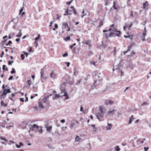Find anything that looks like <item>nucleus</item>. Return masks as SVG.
<instances>
[{
    "instance_id": "f257e3e1",
    "label": "nucleus",
    "mask_w": 151,
    "mask_h": 151,
    "mask_svg": "<svg viewBox=\"0 0 151 151\" xmlns=\"http://www.w3.org/2000/svg\"><path fill=\"white\" fill-rule=\"evenodd\" d=\"M106 108L102 106H100L99 107V111L97 114V118L100 121L104 120V113L106 111Z\"/></svg>"
},
{
    "instance_id": "f03ea898",
    "label": "nucleus",
    "mask_w": 151,
    "mask_h": 151,
    "mask_svg": "<svg viewBox=\"0 0 151 151\" xmlns=\"http://www.w3.org/2000/svg\"><path fill=\"white\" fill-rule=\"evenodd\" d=\"M47 98L45 97L42 100L38 102V107L42 109L48 108L49 107V104L48 103L47 101Z\"/></svg>"
},
{
    "instance_id": "7ed1b4c3",
    "label": "nucleus",
    "mask_w": 151,
    "mask_h": 151,
    "mask_svg": "<svg viewBox=\"0 0 151 151\" xmlns=\"http://www.w3.org/2000/svg\"><path fill=\"white\" fill-rule=\"evenodd\" d=\"M30 126H29L30 128L29 130V133L30 132V131H33L35 130V129H37L38 132L40 134L42 133L43 131L42 129V127H39L36 124H34L32 125H30Z\"/></svg>"
},
{
    "instance_id": "20e7f679",
    "label": "nucleus",
    "mask_w": 151,
    "mask_h": 151,
    "mask_svg": "<svg viewBox=\"0 0 151 151\" xmlns=\"http://www.w3.org/2000/svg\"><path fill=\"white\" fill-rule=\"evenodd\" d=\"M117 30V28L114 26V24H112L110 26V28L108 30H103V32H107L108 31H111V32H113L114 33V32Z\"/></svg>"
},
{
    "instance_id": "39448f33",
    "label": "nucleus",
    "mask_w": 151,
    "mask_h": 151,
    "mask_svg": "<svg viewBox=\"0 0 151 151\" xmlns=\"http://www.w3.org/2000/svg\"><path fill=\"white\" fill-rule=\"evenodd\" d=\"M62 25L63 27L67 31H69L70 30V27L68 26V24L67 22H63L62 23Z\"/></svg>"
},
{
    "instance_id": "423d86ee",
    "label": "nucleus",
    "mask_w": 151,
    "mask_h": 151,
    "mask_svg": "<svg viewBox=\"0 0 151 151\" xmlns=\"http://www.w3.org/2000/svg\"><path fill=\"white\" fill-rule=\"evenodd\" d=\"M10 92L11 90L9 88L7 89L6 88L4 89L3 90L2 95L5 96L7 93H10Z\"/></svg>"
},
{
    "instance_id": "0eeeda50",
    "label": "nucleus",
    "mask_w": 151,
    "mask_h": 151,
    "mask_svg": "<svg viewBox=\"0 0 151 151\" xmlns=\"http://www.w3.org/2000/svg\"><path fill=\"white\" fill-rule=\"evenodd\" d=\"M40 73L41 74V78L45 79L47 78L45 75L44 74V69H42L41 70Z\"/></svg>"
},
{
    "instance_id": "6e6552de",
    "label": "nucleus",
    "mask_w": 151,
    "mask_h": 151,
    "mask_svg": "<svg viewBox=\"0 0 151 151\" xmlns=\"http://www.w3.org/2000/svg\"><path fill=\"white\" fill-rule=\"evenodd\" d=\"M91 40H87L85 42H83L82 43H85L87 45H88L89 47H90L91 46Z\"/></svg>"
},
{
    "instance_id": "1a4fd4ad",
    "label": "nucleus",
    "mask_w": 151,
    "mask_h": 151,
    "mask_svg": "<svg viewBox=\"0 0 151 151\" xmlns=\"http://www.w3.org/2000/svg\"><path fill=\"white\" fill-rule=\"evenodd\" d=\"M116 111L114 109L111 110L110 109L109 111H108L107 112V114L108 115H113L114 114V113L116 112Z\"/></svg>"
},
{
    "instance_id": "9d476101",
    "label": "nucleus",
    "mask_w": 151,
    "mask_h": 151,
    "mask_svg": "<svg viewBox=\"0 0 151 151\" xmlns=\"http://www.w3.org/2000/svg\"><path fill=\"white\" fill-rule=\"evenodd\" d=\"M148 2L146 1L145 3L143 4V8L144 9H148V4H147Z\"/></svg>"
},
{
    "instance_id": "9b49d317",
    "label": "nucleus",
    "mask_w": 151,
    "mask_h": 151,
    "mask_svg": "<svg viewBox=\"0 0 151 151\" xmlns=\"http://www.w3.org/2000/svg\"><path fill=\"white\" fill-rule=\"evenodd\" d=\"M114 101H112L110 100H108L106 101L105 104L106 105H108V104L111 105L112 104H113L114 103Z\"/></svg>"
},
{
    "instance_id": "f8f14e48",
    "label": "nucleus",
    "mask_w": 151,
    "mask_h": 151,
    "mask_svg": "<svg viewBox=\"0 0 151 151\" xmlns=\"http://www.w3.org/2000/svg\"><path fill=\"white\" fill-rule=\"evenodd\" d=\"M69 12H71V10H68V8H67L66 9V10L65 11V14H64V16H66L67 15H71V13H70Z\"/></svg>"
},
{
    "instance_id": "ddd939ff",
    "label": "nucleus",
    "mask_w": 151,
    "mask_h": 151,
    "mask_svg": "<svg viewBox=\"0 0 151 151\" xmlns=\"http://www.w3.org/2000/svg\"><path fill=\"white\" fill-rule=\"evenodd\" d=\"M114 34V33L113 32H111L109 34H105V37L107 38H108L109 37H111V36H112Z\"/></svg>"
},
{
    "instance_id": "4468645a",
    "label": "nucleus",
    "mask_w": 151,
    "mask_h": 151,
    "mask_svg": "<svg viewBox=\"0 0 151 151\" xmlns=\"http://www.w3.org/2000/svg\"><path fill=\"white\" fill-rule=\"evenodd\" d=\"M114 34H115L116 36L119 37L120 36L121 34V32L120 31H118L117 30L116 31L114 32Z\"/></svg>"
},
{
    "instance_id": "2eb2a0df",
    "label": "nucleus",
    "mask_w": 151,
    "mask_h": 151,
    "mask_svg": "<svg viewBox=\"0 0 151 151\" xmlns=\"http://www.w3.org/2000/svg\"><path fill=\"white\" fill-rule=\"evenodd\" d=\"M113 126V125L110 124L108 123V125L106 126V130H110Z\"/></svg>"
},
{
    "instance_id": "dca6fc26",
    "label": "nucleus",
    "mask_w": 151,
    "mask_h": 151,
    "mask_svg": "<svg viewBox=\"0 0 151 151\" xmlns=\"http://www.w3.org/2000/svg\"><path fill=\"white\" fill-rule=\"evenodd\" d=\"M52 126H46L45 127L46 128L47 131L48 132H50L51 131V130L52 128Z\"/></svg>"
},
{
    "instance_id": "f3484780",
    "label": "nucleus",
    "mask_w": 151,
    "mask_h": 151,
    "mask_svg": "<svg viewBox=\"0 0 151 151\" xmlns=\"http://www.w3.org/2000/svg\"><path fill=\"white\" fill-rule=\"evenodd\" d=\"M116 3L114 1V2H113V7L114 9H115L116 10H117L118 9L120 8V6H118V7H116Z\"/></svg>"
},
{
    "instance_id": "a211bd4d",
    "label": "nucleus",
    "mask_w": 151,
    "mask_h": 151,
    "mask_svg": "<svg viewBox=\"0 0 151 151\" xmlns=\"http://www.w3.org/2000/svg\"><path fill=\"white\" fill-rule=\"evenodd\" d=\"M70 8L72 9V11H73V13L75 15H76L77 14L75 8L73 6H71L70 7Z\"/></svg>"
},
{
    "instance_id": "6ab92c4d",
    "label": "nucleus",
    "mask_w": 151,
    "mask_h": 151,
    "mask_svg": "<svg viewBox=\"0 0 151 151\" xmlns=\"http://www.w3.org/2000/svg\"><path fill=\"white\" fill-rule=\"evenodd\" d=\"M32 83V82L30 80H27V86L29 87Z\"/></svg>"
},
{
    "instance_id": "aec40b11",
    "label": "nucleus",
    "mask_w": 151,
    "mask_h": 151,
    "mask_svg": "<svg viewBox=\"0 0 151 151\" xmlns=\"http://www.w3.org/2000/svg\"><path fill=\"white\" fill-rule=\"evenodd\" d=\"M56 76V74L55 73L53 72V71H52L50 74V77L51 78H54Z\"/></svg>"
},
{
    "instance_id": "412c9836",
    "label": "nucleus",
    "mask_w": 151,
    "mask_h": 151,
    "mask_svg": "<svg viewBox=\"0 0 151 151\" xmlns=\"http://www.w3.org/2000/svg\"><path fill=\"white\" fill-rule=\"evenodd\" d=\"M147 34V30L146 29V28L145 27L144 30L143 31L142 36H145Z\"/></svg>"
},
{
    "instance_id": "4be33fe9",
    "label": "nucleus",
    "mask_w": 151,
    "mask_h": 151,
    "mask_svg": "<svg viewBox=\"0 0 151 151\" xmlns=\"http://www.w3.org/2000/svg\"><path fill=\"white\" fill-rule=\"evenodd\" d=\"M129 124H130L132 123V121L134 119L133 118V116L132 115L131 116V117L129 118Z\"/></svg>"
},
{
    "instance_id": "5701e85b",
    "label": "nucleus",
    "mask_w": 151,
    "mask_h": 151,
    "mask_svg": "<svg viewBox=\"0 0 151 151\" xmlns=\"http://www.w3.org/2000/svg\"><path fill=\"white\" fill-rule=\"evenodd\" d=\"M8 105L7 103L5 104L4 101L3 100H1V105L2 106H3L4 107L7 106Z\"/></svg>"
},
{
    "instance_id": "b1692460",
    "label": "nucleus",
    "mask_w": 151,
    "mask_h": 151,
    "mask_svg": "<svg viewBox=\"0 0 151 151\" xmlns=\"http://www.w3.org/2000/svg\"><path fill=\"white\" fill-rule=\"evenodd\" d=\"M81 139V138L79 137L78 136H77L75 138V142H79Z\"/></svg>"
},
{
    "instance_id": "393cba45",
    "label": "nucleus",
    "mask_w": 151,
    "mask_h": 151,
    "mask_svg": "<svg viewBox=\"0 0 151 151\" xmlns=\"http://www.w3.org/2000/svg\"><path fill=\"white\" fill-rule=\"evenodd\" d=\"M75 125V124L74 122H71L70 125V129H72Z\"/></svg>"
},
{
    "instance_id": "a878e982",
    "label": "nucleus",
    "mask_w": 151,
    "mask_h": 151,
    "mask_svg": "<svg viewBox=\"0 0 151 151\" xmlns=\"http://www.w3.org/2000/svg\"><path fill=\"white\" fill-rule=\"evenodd\" d=\"M137 142H139L140 143L138 144L139 145L143 144L144 143V140H142L140 139H138L137 140Z\"/></svg>"
},
{
    "instance_id": "bb28decb",
    "label": "nucleus",
    "mask_w": 151,
    "mask_h": 151,
    "mask_svg": "<svg viewBox=\"0 0 151 151\" xmlns=\"http://www.w3.org/2000/svg\"><path fill=\"white\" fill-rule=\"evenodd\" d=\"M103 22H104L103 20H101L100 22L99 23V25L98 26V27H100L102 26L103 25Z\"/></svg>"
},
{
    "instance_id": "cd10ccee",
    "label": "nucleus",
    "mask_w": 151,
    "mask_h": 151,
    "mask_svg": "<svg viewBox=\"0 0 151 151\" xmlns=\"http://www.w3.org/2000/svg\"><path fill=\"white\" fill-rule=\"evenodd\" d=\"M63 96H65V100H67L68 99L69 97L68 95L67 92H65V93L63 95Z\"/></svg>"
},
{
    "instance_id": "c85d7f7f",
    "label": "nucleus",
    "mask_w": 151,
    "mask_h": 151,
    "mask_svg": "<svg viewBox=\"0 0 151 151\" xmlns=\"http://www.w3.org/2000/svg\"><path fill=\"white\" fill-rule=\"evenodd\" d=\"M19 145L17 144H16V145L17 148H20V146H22L23 145V143H22V142H20L19 143Z\"/></svg>"
},
{
    "instance_id": "c756f323",
    "label": "nucleus",
    "mask_w": 151,
    "mask_h": 151,
    "mask_svg": "<svg viewBox=\"0 0 151 151\" xmlns=\"http://www.w3.org/2000/svg\"><path fill=\"white\" fill-rule=\"evenodd\" d=\"M55 97L54 98V99H57L59 98L60 97H61V96H60V94H55L54 95Z\"/></svg>"
},
{
    "instance_id": "7c9ffc66",
    "label": "nucleus",
    "mask_w": 151,
    "mask_h": 151,
    "mask_svg": "<svg viewBox=\"0 0 151 151\" xmlns=\"http://www.w3.org/2000/svg\"><path fill=\"white\" fill-rule=\"evenodd\" d=\"M64 39L65 41H68L70 40V36H69L68 37L64 38Z\"/></svg>"
},
{
    "instance_id": "2f4dec72",
    "label": "nucleus",
    "mask_w": 151,
    "mask_h": 151,
    "mask_svg": "<svg viewBox=\"0 0 151 151\" xmlns=\"http://www.w3.org/2000/svg\"><path fill=\"white\" fill-rule=\"evenodd\" d=\"M124 37H125V38L130 37V39L131 40H132L133 37L132 36H131L130 37L129 35L128 36H127L124 35Z\"/></svg>"
},
{
    "instance_id": "473e14b6",
    "label": "nucleus",
    "mask_w": 151,
    "mask_h": 151,
    "mask_svg": "<svg viewBox=\"0 0 151 151\" xmlns=\"http://www.w3.org/2000/svg\"><path fill=\"white\" fill-rule=\"evenodd\" d=\"M126 25L127 27V28H128L129 29L132 27V24H131L130 25L127 24V25Z\"/></svg>"
},
{
    "instance_id": "72a5a7b5",
    "label": "nucleus",
    "mask_w": 151,
    "mask_h": 151,
    "mask_svg": "<svg viewBox=\"0 0 151 151\" xmlns=\"http://www.w3.org/2000/svg\"><path fill=\"white\" fill-rule=\"evenodd\" d=\"M134 12L133 11H132L130 13V16H131L132 18H133L134 16Z\"/></svg>"
},
{
    "instance_id": "f704fd0d",
    "label": "nucleus",
    "mask_w": 151,
    "mask_h": 151,
    "mask_svg": "<svg viewBox=\"0 0 151 151\" xmlns=\"http://www.w3.org/2000/svg\"><path fill=\"white\" fill-rule=\"evenodd\" d=\"M140 37L141 38L142 40V41H145V36H144L141 35L140 36Z\"/></svg>"
},
{
    "instance_id": "c9c22d12",
    "label": "nucleus",
    "mask_w": 151,
    "mask_h": 151,
    "mask_svg": "<svg viewBox=\"0 0 151 151\" xmlns=\"http://www.w3.org/2000/svg\"><path fill=\"white\" fill-rule=\"evenodd\" d=\"M0 139H1L4 140L5 141H6V142H7V140L4 137H0Z\"/></svg>"
},
{
    "instance_id": "e433bc0d",
    "label": "nucleus",
    "mask_w": 151,
    "mask_h": 151,
    "mask_svg": "<svg viewBox=\"0 0 151 151\" xmlns=\"http://www.w3.org/2000/svg\"><path fill=\"white\" fill-rule=\"evenodd\" d=\"M58 24H55V28H53V30L54 31L55 30V29H57L58 28Z\"/></svg>"
},
{
    "instance_id": "4c0bfd02",
    "label": "nucleus",
    "mask_w": 151,
    "mask_h": 151,
    "mask_svg": "<svg viewBox=\"0 0 151 151\" xmlns=\"http://www.w3.org/2000/svg\"><path fill=\"white\" fill-rule=\"evenodd\" d=\"M21 30H20L19 31V35L17 36L18 37H21L22 35L21 32Z\"/></svg>"
},
{
    "instance_id": "58836bf2",
    "label": "nucleus",
    "mask_w": 151,
    "mask_h": 151,
    "mask_svg": "<svg viewBox=\"0 0 151 151\" xmlns=\"http://www.w3.org/2000/svg\"><path fill=\"white\" fill-rule=\"evenodd\" d=\"M40 35L39 34L38 35L37 37H36L35 38V40H38V39H39L40 38Z\"/></svg>"
},
{
    "instance_id": "ea45409f",
    "label": "nucleus",
    "mask_w": 151,
    "mask_h": 151,
    "mask_svg": "<svg viewBox=\"0 0 151 151\" xmlns=\"http://www.w3.org/2000/svg\"><path fill=\"white\" fill-rule=\"evenodd\" d=\"M120 149L119 148V146H117L116 147V151H119Z\"/></svg>"
},
{
    "instance_id": "a19ab883",
    "label": "nucleus",
    "mask_w": 151,
    "mask_h": 151,
    "mask_svg": "<svg viewBox=\"0 0 151 151\" xmlns=\"http://www.w3.org/2000/svg\"><path fill=\"white\" fill-rule=\"evenodd\" d=\"M15 73V69L14 68H12V70L11 71V73L12 74H13Z\"/></svg>"
},
{
    "instance_id": "79ce46f5",
    "label": "nucleus",
    "mask_w": 151,
    "mask_h": 151,
    "mask_svg": "<svg viewBox=\"0 0 151 151\" xmlns=\"http://www.w3.org/2000/svg\"><path fill=\"white\" fill-rule=\"evenodd\" d=\"M73 0H71L69 2H67L66 3V4H68L69 5H70V4L72 2V1Z\"/></svg>"
},
{
    "instance_id": "37998d69",
    "label": "nucleus",
    "mask_w": 151,
    "mask_h": 151,
    "mask_svg": "<svg viewBox=\"0 0 151 151\" xmlns=\"http://www.w3.org/2000/svg\"><path fill=\"white\" fill-rule=\"evenodd\" d=\"M21 57L22 58V60H23L24 58V55L23 54H22L21 55Z\"/></svg>"
},
{
    "instance_id": "c03bdc74",
    "label": "nucleus",
    "mask_w": 151,
    "mask_h": 151,
    "mask_svg": "<svg viewBox=\"0 0 151 151\" xmlns=\"http://www.w3.org/2000/svg\"><path fill=\"white\" fill-rule=\"evenodd\" d=\"M109 0H106V3L105 4V5L106 6L108 5L109 4Z\"/></svg>"
},
{
    "instance_id": "a18cd8bd",
    "label": "nucleus",
    "mask_w": 151,
    "mask_h": 151,
    "mask_svg": "<svg viewBox=\"0 0 151 151\" xmlns=\"http://www.w3.org/2000/svg\"><path fill=\"white\" fill-rule=\"evenodd\" d=\"M23 9H24L23 7H22L21 8V9H20V11H19V14H20L21 13H22V11L23 10Z\"/></svg>"
},
{
    "instance_id": "49530a36",
    "label": "nucleus",
    "mask_w": 151,
    "mask_h": 151,
    "mask_svg": "<svg viewBox=\"0 0 151 151\" xmlns=\"http://www.w3.org/2000/svg\"><path fill=\"white\" fill-rule=\"evenodd\" d=\"M68 55V53H64V54H63V57H65L66 56H67Z\"/></svg>"
},
{
    "instance_id": "de8ad7c7",
    "label": "nucleus",
    "mask_w": 151,
    "mask_h": 151,
    "mask_svg": "<svg viewBox=\"0 0 151 151\" xmlns=\"http://www.w3.org/2000/svg\"><path fill=\"white\" fill-rule=\"evenodd\" d=\"M12 42L10 40L9 41L8 43L6 44V46H8L9 45H10V44H12Z\"/></svg>"
},
{
    "instance_id": "09e8293b",
    "label": "nucleus",
    "mask_w": 151,
    "mask_h": 151,
    "mask_svg": "<svg viewBox=\"0 0 151 151\" xmlns=\"http://www.w3.org/2000/svg\"><path fill=\"white\" fill-rule=\"evenodd\" d=\"M13 62V61H9L8 62V65H11L12 64V63Z\"/></svg>"
},
{
    "instance_id": "8fccbe9b",
    "label": "nucleus",
    "mask_w": 151,
    "mask_h": 151,
    "mask_svg": "<svg viewBox=\"0 0 151 151\" xmlns=\"http://www.w3.org/2000/svg\"><path fill=\"white\" fill-rule=\"evenodd\" d=\"M83 108L81 106V109H80V111H82V112L83 113H85V112H84V111L83 110Z\"/></svg>"
},
{
    "instance_id": "3c124183",
    "label": "nucleus",
    "mask_w": 151,
    "mask_h": 151,
    "mask_svg": "<svg viewBox=\"0 0 151 151\" xmlns=\"http://www.w3.org/2000/svg\"><path fill=\"white\" fill-rule=\"evenodd\" d=\"M148 104L146 102H144L142 104V105H147Z\"/></svg>"
},
{
    "instance_id": "603ef678",
    "label": "nucleus",
    "mask_w": 151,
    "mask_h": 151,
    "mask_svg": "<svg viewBox=\"0 0 151 151\" xmlns=\"http://www.w3.org/2000/svg\"><path fill=\"white\" fill-rule=\"evenodd\" d=\"M24 55H26V57H27L28 56V53H27V52H24Z\"/></svg>"
},
{
    "instance_id": "864d4df0",
    "label": "nucleus",
    "mask_w": 151,
    "mask_h": 151,
    "mask_svg": "<svg viewBox=\"0 0 151 151\" xmlns=\"http://www.w3.org/2000/svg\"><path fill=\"white\" fill-rule=\"evenodd\" d=\"M4 54V51H3L1 53V54L0 57H2Z\"/></svg>"
},
{
    "instance_id": "5fc2aeb1",
    "label": "nucleus",
    "mask_w": 151,
    "mask_h": 151,
    "mask_svg": "<svg viewBox=\"0 0 151 151\" xmlns=\"http://www.w3.org/2000/svg\"><path fill=\"white\" fill-rule=\"evenodd\" d=\"M131 47H132V46H131V45L130 46H128V50H127V51H128V52L130 50Z\"/></svg>"
},
{
    "instance_id": "6e6d98bb",
    "label": "nucleus",
    "mask_w": 151,
    "mask_h": 151,
    "mask_svg": "<svg viewBox=\"0 0 151 151\" xmlns=\"http://www.w3.org/2000/svg\"><path fill=\"white\" fill-rule=\"evenodd\" d=\"M149 147H144L145 151H147V150L149 149Z\"/></svg>"
},
{
    "instance_id": "4d7b16f0",
    "label": "nucleus",
    "mask_w": 151,
    "mask_h": 151,
    "mask_svg": "<svg viewBox=\"0 0 151 151\" xmlns=\"http://www.w3.org/2000/svg\"><path fill=\"white\" fill-rule=\"evenodd\" d=\"M13 78V76H10L9 78V80H12Z\"/></svg>"
},
{
    "instance_id": "13d9d810",
    "label": "nucleus",
    "mask_w": 151,
    "mask_h": 151,
    "mask_svg": "<svg viewBox=\"0 0 151 151\" xmlns=\"http://www.w3.org/2000/svg\"><path fill=\"white\" fill-rule=\"evenodd\" d=\"M90 63L91 64L95 66V65H95V63L94 62H93V61L91 62H90Z\"/></svg>"
},
{
    "instance_id": "bf43d9fd",
    "label": "nucleus",
    "mask_w": 151,
    "mask_h": 151,
    "mask_svg": "<svg viewBox=\"0 0 151 151\" xmlns=\"http://www.w3.org/2000/svg\"><path fill=\"white\" fill-rule=\"evenodd\" d=\"M35 45H36V47H37V45H38V42L36 41H35Z\"/></svg>"
},
{
    "instance_id": "052dcab7",
    "label": "nucleus",
    "mask_w": 151,
    "mask_h": 151,
    "mask_svg": "<svg viewBox=\"0 0 151 151\" xmlns=\"http://www.w3.org/2000/svg\"><path fill=\"white\" fill-rule=\"evenodd\" d=\"M26 95H27V94H26L25 95V96L26 97V100H25V101L26 102L27 101H28V98L26 96Z\"/></svg>"
},
{
    "instance_id": "680f3d73",
    "label": "nucleus",
    "mask_w": 151,
    "mask_h": 151,
    "mask_svg": "<svg viewBox=\"0 0 151 151\" xmlns=\"http://www.w3.org/2000/svg\"><path fill=\"white\" fill-rule=\"evenodd\" d=\"M65 119H62L60 121V122L62 123H64L65 122Z\"/></svg>"
},
{
    "instance_id": "e2e57ef3",
    "label": "nucleus",
    "mask_w": 151,
    "mask_h": 151,
    "mask_svg": "<svg viewBox=\"0 0 151 151\" xmlns=\"http://www.w3.org/2000/svg\"><path fill=\"white\" fill-rule=\"evenodd\" d=\"M134 16L136 15V16H137L138 15V13L137 12H134Z\"/></svg>"
},
{
    "instance_id": "0e129e2a",
    "label": "nucleus",
    "mask_w": 151,
    "mask_h": 151,
    "mask_svg": "<svg viewBox=\"0 0 151 151\" xmlns=\"http://www.w3.org/2000/svg\"><path fill=\"white\" fill-rule=\"evenodd\" d=\"M6 65H3V67H2V69H3L4 70H5V68L6 67Z\"/></svg>"
},
{
    "instance_id": "69168bd1",
    "label": "nucleus",
    "mask_w": 151,
    "mask_h": 151,
    "mask_svg": "<svg viewBox=\"0 0 151 151\" xmlns=\"http://www.w3.org/2000/svg\"><path fill=\"white\" fill-rule=\"evenodd\" d=\"M20 101H22V102H24V100L23 98H21V99H20Z\"/></svg>"
},
{
    "instance_id": "338daca9",
    "label": "nucleus",
    "mask_w": 151,
    "mask_h": 151,
    "mask_svg": "<svg viewBox=\"0 0 151 151\" xmlns=\"http://www.w3.org/2000/svg\"><path fill=\"white\" fill-rule=\"evenodd\" d=\"M32 77L33 79V80H34L35 78V76L34 75H32Z\"/></svg>"
},
{
    "instance_id": "774afa93",
    "label": "nucleus",
    "mask_w": 151,
    "mask_h": 151,
    "mask_svg": "<svg viewBox=\"0 0 151 151\" xmlns=\"http://www.w3.org/2000/svg\"><path fill=\"white\" fill-rule=\"evenodd\" d=\"M127 27L126 26V25L124 27L123 29L124 30H125L127 28Z\"/></svg>"
}]
</instances>
